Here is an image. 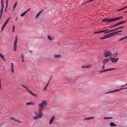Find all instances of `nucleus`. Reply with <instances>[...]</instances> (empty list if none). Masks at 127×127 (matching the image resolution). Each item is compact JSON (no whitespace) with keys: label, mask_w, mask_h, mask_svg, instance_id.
<instances>
[{"label":"nucleus","mask_w":127,"mask_h":127,"mask_svg":"<svg viewBox=\"0 0 127 127\" xmlns=\"http://www.w3.org/2000/svg\"><path fill=\"white\" fill-rule=\"evenodd\" d=\"M17 37L16 36L14 44V50L16 51L17 49Z\"/></svg>","instance_id":"nucleus-3"},{"label":"nucleus","mask_w":127,"mask_h":127,"mask_svg":"<svg viewBox=\"0 0 127 127\" xmlns=\"http://www.w3.org/2000/svg\"><path fill=\"white\" fill-rule=\"evenodd\" d=\"M0 88L1 89V90H2V88L1 86V84H0Z\"/></svg>","instance_id":"nucleus-49"},{"label":"nucleus","mask_w":127,"mask_h":127,"mask_svg":"<svg viewBox=\"0 0 127 127\" xmlns=\"http://www.w3.org/2000/svg\"><path fill=\"white\" fill-rule=\"evenodd\" d=\"M124 13H127V11L124 12Z\"/></svg>","instance_id":"nucleus-64"},{"label":"nucleus","mask_w":127,"mask_h":127,"mask_svg":"<svg viewBox=\"0 0 127 127\" xmlns=\"http://www.w3.org/2000/svg\"><path fill=\"white\" fill-rule=\"evenodd\" d=\"M88 2H87V1H86V2H84V3H83V4H82V5H83L84 4H85L86 3H88Z\"/></svg>","instance_id":"nucleus-56"},{"label":"nucleus","mask_w":127,"mask_h":127,"mask_svg":"<svg viewBox=\"0 0 127 127\" xmlns=\"http://www.w3.org/2000/svg\"><path fill=\"white\" fill-rule=\"evenodd\" d=\"M124 27V26H122L121 27H120V29L123 28Z\"/></svg>","instance_id":"nucleus-58"},{"label":"nucleus","mask_w":127,"mask_h":127,"mask_svg":"<svg viewBox=\"0 0 127 127\" xmlns=\"http://www.w3.org/2000/svg\"><path fill=\"white\" fill-rule=\"evenodd\" d=\"M108 38V36H107L106 35H104L103 37H101L100 39L101 40H102L104 39H106L107 38Z\"/></svg>","instance_id":"nucleus-13"},{"label":"nucleus","mask_w":127,"mask_h":127,"mask_svg":"<svg viewBox=\"0 0 127 127\" xmlns=\"http://www.w3.org/2000/svg\"><path fill=\"white\" fill-rule=\"evenodd\" d=\"M43 10L42 9V10H41L40 11H39L37 14L36 15V16L35 17V18H37L38 16H39V15L42 12Z\"/></svg>","instance_id":"nucleus-20"},{"label":"nucleus","mask_w":127,"mask_h":127,"mask_svg":"<svg viewBox=\"0 0 127 127\" xmlns=\"http://www.w3.org/2000/svg\"><path fill=\"white\" fill-rule=\"evenodd\" d=\"M100 32H104V31H103V30H102V31H100Z\"/></svg>","instance_id":"nucleus-54"},{"label":"nucleus","mask_w":127,"mask_h":127,"mask_svg":"<svg viewBox=\"0 0 127 127\" xmlns=\"http://www.w3.org/2000/svg\"><path fill=\"white\" fill-rule=\"evenodd\" d=\"M1 4H4L3 1V0H1Z\"/></svg>","instance_id":"nucleus-50"},{"label":"nucleus","mask_w":127,"mask_h":127,"mask_svg":"<svg viewBox=\"0 0 127 127\" xmlns=\"http://www.w3.org/2000/svg\"><path fill=\"white\" fill-rule=\"evenodd\" d=\"M38 115L39 118H40L43 116V114L41 112V111H39V113Z\"/></svg>","instance_id":"nucleus-17"},{"label":"nucleus","mask_w":127,"mask_h":127,"mask_svg":"<svg viewBox=\"0 0 127 127\" xmlns=\"http://www.w3.org/2000/svg\"><path fill=\"white\" fill-rule=\"evenodd\" d=\"M47 104V102L45 100H43L42 103L39 104L38 106L39 107L43 108L44 106H46Z\"/></svg>","instance_id":"nucleus-2"},{"label":"nucleus","mask_w":127,"mask_h":127,"mask_svg":"<svg viewBox=\"0 0 127 127\" xmlns=\"http://www.w3.org/2000/svg\"><path fill=\"white\" fill-rule=\"evenodd\" d=\"M11 71L12 73H13L14 72V65L13 63L11 64Z\"/></svg>","instance_id":"nucleus-9"},{"label":"nucleus","mask_w":127,"mask_h":127,"mask_svg":"<svg viewBox=\"0 0 127 127\" xmlns=\"http://www.w3.org/2000/svg\"><path fill=\"white\" fill-rule=\"evenodd\" d=\"M85 67V66H82L81 67L82 68H86V67Z\"/></svg>","instance_id":"nucleus-57"},{"label":"nucleus","mask_w":127,"mask_h":127,"mask_svg":"<svg viewBox=\"0 0 127 127\" xmlns=\"http://www.w3.org/2000/svg\"><path fill=\"white\" fill-rule=\"evenodd\" d=\"M114 27V25H113L112 26H110L109 27L110 28H112V27Z\"/></svg>","instance_id":"nucleus-53"},{"label":"nucleus","mask_w":127,"mask_h":127,"mask_svg":"<svg viewBox=\"0 0 127 127\" xmlns=\"http://www.w3.org/2000/svg\"><path fill=\"white\" fill-rule=\"evenodd\" d=\"M109 59H106L104 60L103 61V63L105 64L106 63H107L109 61Z\"/></svg>","instance_id":"nucleus-14"},{"label":"nucleus","mask_w":127,"mask_h":127,"mask_svg":"<svg viewBox=\"0 0 127 127\" xmlns=\"http://www.w3.org/2000/svg\"><path fill=\"white\" fill-rule=\"evenodd\" d=\"M119 27H118L117 28H116V29H113V30H110V32H112L115 31L116 30H119Z\"/></svg>","instance_id":"nucleus-26"},{"label":"nucleus","mask_w":127,"mask_h":127,"mask_svg":"<svg viewBox=\"0 0 127 127\" xmlns=\"http://www.w3.org/2000/svg\"><path fill=\"white\" fill-rule=\"evenodd\" d=\"M47 87V86L46 85L44 87V88L43 89V90L44 91L45 90H46Z\"/></svg>","instance_id":"nucleus-39"},{"label":"nucleus","mask_w":127,"mask_h":127,"mask_svg":"<svg viewBox=\"0 0 127 127\" xmlns=\"http://www.w3.org/2000/svg\"><path fill=\"white\" fill-rule=\"evenodd\" d=\"M112 92H114L113 91H109V92H107L105 93V94L108 93H112Z\"/></svg>","instance_id":"nucleus-38"},{"label":"nucleus","mask_w":127,"mask_h":127,"mask_svg":"<svg viewBox=\"0 0 127 127\" xmlns=\"http://www.w3.org/2000/svg\"><path fill=\"white\" fill-rule=\"evenodd\" d=\"M48 39L50 40H51L53 39V38H52L50 36H48Z\"/></svg>","instance_id":"nucleus-31"},{"label":"nucleus","mask_w":127,"mask_h":127,"mask_svg":"<svg viewBox=\"0 0 127 127\" xmlns=\"http://www.w3.org/2000/svg\"><path fill=\"white\" fill-rule=\"evenodd\" d=\"M100 33V31L94 32V33Z\"/></svg>","instance_id":"nucleus-42"},{"label":"nucleus","mask_w":127,"mask_h":127,"mask_svg":"<svg viewBox=\"0 0 127 127\" xmlns=\"http://www.w3.org/2000/svg\"><path fill=\"white\" fill-rule=\"evenodd\" d=\"M108 30V29H106V30H103V31H104V32H105V31H106Z\"/></svg>","instance_id":"nucleus-59"},{"label":"nucleus","mask_w":127,"mask_h":127,"mask_svg":"<svg viewBox=\"0 0 127 127\" xmlns=\"http://www.w3.org/2000/svg\"><path fill=\"white\" fill-rule=\"evenodd\" d=\"M94 117H90V118H84V120H87L92 119H93V118H94Z\"/></svg>","instance_id":"nucleus-22"},{"label":"nucleus","mask_w":127,"mask_h":127,"mask_svg":"<svg viewBox=\"0 0 127 127\" xmlns=\"http://www.w3.org/2000/svg\"><path fill=\"white\" fill-rule=\"evenodd\" d=\"M127 38V36H125L124 37H123L120 39V41L126 38Z\"/></svg>","instance_id":"nucleus-30"},{"label":"nucleus","mask_w":127,"mask_h":127,"mask_svg":"<svg viewBox=\"0 0 127 127\" xmlns=\"http://www.w3.org/2000/svg\"><path fill=\"white\" fill-rule=\"evenodd\" d=\"M34 103H33L32 102H27L26 104L27 105H33L35 104Z\"/></svg>","instance_id":"nucleus-15"},{"label":"nucleus","mask_w":127,"mask_h":127,"mask_svg":"<svg viewBox=\"0 0 127 127\" xmlns=\"http://www.w3.org/2000/svg\"><path fill=\"white\" fill-rule=\"evenodd\" d=\"M8 4H6V6L5 8V12H6V9H7Z\"/></svg>","instance_id":"nucleus-36"},{"label":"nucleus","mask_w":127,"mask_h":127,"mask_svg":"<svg viewBox=\"0 0 127 127\" xmlns=\"http://www.w3.org/2000/svg\"><path fill=\"white\" fill-rule=\"evenodd\" d=\"M110 32V30L109 31H107V32H106V33H109V32Z\"/></svg>","instance_id":"nucleus-55"},{"label":"nucleus","mask_w":127,"mask_h":127,"mask_svg":"<svg viewBox=\"0 0 127 127\" xmlns=\"http://www.w3.org/2000/svg\"><path fill=\"white\" fill-rule=\"evenodd\" d=\"M21 57L22 58V59H24V56L23 55H21Z\"/></svg>","instance_id":"nucleus-43"},{"label":"nucleus","mask_w":127,"mask_h":127,"mask_svg":"<svg viewBox=\"0 0 127 127\" xmlns=\"http://www.w3.org/2000/svg\"><path fill=\"white\" fill-rule=\"evenodd\" d=\"M4 7V4H1V7L0 11V19H1L3 10Z\"/></svg>","instance_id":"nucleus-6"},{"label":"nucleus","mask_w":127,"mask_h":127,"mask_svg":"<svg viewBox=\"0 0 127 127\" xmlns=\"http://www.w3.org/2000/svg\"><path fill=\"white\" fill-rule=\"evenodd\" d=\"M10 119L16 122H18L20 123H21L20 121L17 120H16V119L14 118H12L11 117L10 118Z\"/></svg>","instance_id":"nucleus-12"},{"label":"nucleus","mask_w":127,"mask_h":127,"mask_svg":"<svg viewBox=\"0 0 127 127\" xmlns=\"http://www.w3.org/2000/svg\"><path fill=\"white\" fill-rule=\"evenodd\" d=\"M11 17H9L6 21V22H7V23L8 22V21L11 18Z\"/></svg>","instance_id":"nucleus-37"},{"label":"nucleus","mask_w":127,"mask_h":127,"mask_svg":"<svg viewBox=\"0 0 127 127\" xmlns=\"http://www.w3.org/2000/svg\"><path fill=\"white\" fill-rule=\"evenodd\" d=\"M43 108L42 107H39V111H40V112L41 111L43 110Z\"/></svg>","instance_id":"nucleus-32"},{"label":"nucleus","mask_w":127,"mask_h":127,"mask_svg":"<svg viewBox=\"0 0 127 127\" xmlns=\"http://www.w3.org/2000/svg\"><path fill=\"white\" fill-rule=\"evenodd\" d=\"M93 0H89L88 1H87V2H91V1H93Z\"/></svg>","instance_id":"nucleus-46"},{"label":"nucleus","mask_w":127,"mask_h":127,"mask_svg":"<svg viewBox=\"0 0 127 127\" xmlns=\"http://www.w3.org/2000/svg\"><path fill=\"white\" fill-rule=\"evenodd\" d=\"M30 94L34 96L35 97H37V95L36 94H35L34 93H33L30 90V91H29V92H28Z\"/></svg>","instance_id":"nucleus-8"},{"label":"nucleus","mask_w":127,"mask_h":127,"mask_svg":"<svg viewBox=\"0 0 127 127\" xmlns=\"http://www.w3.org/2000/svg\"><path fill=\"white\" fill-rule=\"evenodd\" d=\"M127 89V87L120 88V92H125V89Z\"/></svg>","instance_id":"nucleus-19"},{"label":"nucleus","mask_w":127,"mask_h":127,"mask_svg":"<svg viewBox=\"0 0 127 127\" xmlns=\"http://www.w3.org/2000/svg\"><path fill=\"white\" fill-rule=\"evenodd\" d=\"M7 22H6V21L3 24V25H2V27L1 28V32L4 29L5 27L6 26V25L7 24Z\"/></svg>","instance_id":"nucleus-10"},{"label":"nucleus","mask_w":127,"mask_h":127,"mask_svg":"<svg viewBox=\"0 0 127 127\" xmlns=\"http://www.w3.org/2000/svg\"><path fill=\"white\" fill-rule=\"evenodd\" d=\"M8 0H6V4H8Z\"/></svg>","instance_id":"nucleus-47"},{"label":"nucleus","mask_w":127,"mask_h":127,"mask_svg":"<svg viewBox=\"0 0 127 127\" xmlns=\"http://www.w3.org/2000/svg\"><path fill=\"white\" fill-rule=\"evenodd\" d=\"M113 118L112 117H105L104 118V119H112Z\"/></svg>","instance_id":"nucleus-29"},{"label":"nucleus","mask_w":127,"mask_h":127,"mask_svg":"<svg viewBox=\"0 0 127 127\" xmlns=\"http://www.w3.org/2000/svg\"><path fill=\"white\" fill-rule=\"evenodd\" d=\"M119 32V31H118L116 32H114L113 33H114H114H118Z\"/></svg>","instance_id":"nucleus-48"},{"label":"nucleus","mask_w":127,"mask_h":127,"mask_svg":"<svg viewBox=\"0 0 127 127\" xmlns=\"http://www.w3.org/2000/svg\"><path fill=\"white\" fill-rule=\"evenodd\" d=\"M22 85L23 87H24L27 90L28 92H29V91H30V90H29L28 89V88L26 86H25L24 85Z\"/></svg>","instance_id":"nucleus-25"},{"label":"nucleus","mask_w":127,"mask_h":127,"mask_svg":"<svg viewBox=\"0 0 127 127\" xmlns=\"http://www.w3.org/2000/svg\"><path fill=\"white\" fill-rule=\"evenodd\" d=\"M116 69V68H108L107 69V71H108V70H113L114 69Z\"/></svg>","instance_id":"nucleus-33"},{"label":"nucleus","mask_w":127,"mask_h":127,"mask_svg":"<svg viewBox=\"0 0 127 127\" xmlns=\"http://www.w3.org/2000/svg\"><path fill=\"white\" fill-rule=\"evenodd\" d=\"M109 125L110 127L116 126V125L114 123L112 122L110 123Z\"/></svg>","instance_id":"nucleus-16"},{"label":"nucleus","mask_w":127,"mask_h":127,"mask_svg":"<svg viewBox=\"0 0 127 127\" xmlns=\"http://www.w3.org/2000/svg\"><path fill=\"white\" fill-rule=\"evenodd\" d=\"M15 28V27L14 25L13 26V29H12V32H13L14 31V29Z\"/></svg>","instance_id":"nucleus-35"},{"label":"nucleus","mask_w":127,"mask_h":127,"mask_svg":"<svg viewBox=\"0 0 127 127\" xmlns=\"http://www.w3.org/2000/svg\"><path fill=\"white\" fill-rule=\"evenodd\" d=\"M92 66V65H88L87 66H85V67H86V68H91Z\"/></svg>","instance_id":"nucleus-28"},{"label":"nucleus","mask_w":127,"mask_h":127,"mask_svg":"<svg viewBox=\"0 0 127 127\" xmlns=\"http://www.w3.org/2000/svg\"><path fill=\"white\" fill-rule=\"evenodd\" d=\"M35 112V115H36L37 113V112L36 111H34Z\"/></svg>","instance_id":"nucleus-61"},{"label":"nucleus","mask_w":127,"mask_h":127,"mask_svg":"<svg viewBox=\"0 0 127 127\" xmlns=\"http://www.w3.org/2000/svg\"><path fill=\"white\" fill-rule=\"evenodd\" d=\"M122 18H123V16H122L120 17V19H121Z\"/></svg>","instance_id":"nucleus-60"},{"label":"nucleus","mask_w":127,"mask_h":127,"mask_svg":"<svg viewBox=\"0 0 127 127\" xmlns=\"http://www.w3.org/2000/svg\"><path fill=\"white\" fill-rule=\"evenodd\" d=\"M51 78H52V77H51L50 78V79H49V82H50V81L51 80Z\"/></svg>","instance_id":"nucleus-63"},{"label":"nucleus","mask_w":127,"mask_h":127,"mask_svg":"<svg viewBox=\"0 0 127 127\" xmlns=\"http://www.w3.org/2000/svg\"><path fill=\"white\" fill-rule=\"evenodd\" d=\"M109 58L111 62L114 63H115L117 61V60H118V58L115 59V58L112 57H110Z\"/></svg>","instance_id":"nucleus-5"},{"label":"nucleus","mask_w":127,"mask_h":127,"mask_svg":"<svg viewBox=\"0 0 127 127\" xmlns=\"http://www.w3.org/2000/svg\"><path fill=\"white\" fill-rule=\"evenodd\" d=\"M55 117V116H53L49 122V124L51 125L53 121L54 120Z\"/></svg>","instance_id":"nucleus-7"},{"label":"nucleus","mask_w":127,"mask_h":127,"mask_svg":"<svg viewBox=\"0 0 127 127\" xmlns=\"http://www.w3.org/2000/svg\"><path fill=\"white\" fill-rule=\"evenodd\" d=\"M26 13H27L26 12V11H25L23 13H22L21 14V16L22 17L23 16H24L25 15Z\"/></svg>","instance_id":"nucleus-27"},{"label":"nucleus","mask_w":127,"mask_h":127,"mask_svg":"<svg viewBox=\"0 0 127 127\" xmlns=\"http://www.w3.org/2000/svg\"><path fill=\"white\" fill-rule=\"evenodd\" d=\"M119 25V22L118 23L114 25V27Z\"/></svg>","instance_id":"nucleus-40"},{"label":"nucleus","mask_w":127,"mask_h":127,"mask_svg":"<svg viewBox=\"0 0 127 127\" xmlns=\"http://www.w3.org/2000/svg\"><path fill=\"white\" fill-rule=\"evenodd\" d=\"M61 57V56L60 54H55L54 55V58H60Z\"/></svg>","instance_id":"nucleus-11"},{"label":"nucleus","mask_w":127,"mask_h":127,"mask_svg":"<svg viewBox=\"0 0 127 127\" xmlns=\"http://www.w3.org/2000/svg\"><path fill=\"white\" fill-rule=\"evenodd\" d=\"M105 68V65H103L102 67V69H104Z\"/></svg>","instance_id":"nucleus-44"},{"label":"nucleus","mask_w":127,"mask_h":127,"mask_svg":"<svg viewBox=\"0 0 127 127\" xmlns=\"http://www.w3.org/2000/svg\"><path fill=\"white\" fill-rule=\"evenodd\" d=\"M49 82H50L49 81H48V82L47 83V85H46V86H48V85L49 84Z\"/></svg>","instance_id":"nucleus-51"},{"label":"nucleus","mask_w":127,"mask_h":127,"mask_svg":"<svg viewBox=\"0 0 127 127\" xmlns=\"http://www.w3.org/2000/svg\"><path fill=\"white\" fill-rule=\"evenodd\" d=\"M127 20H125L123 21H120V25L123 24L125 22H127Z\"/></svg>","instance_id":"nucleus-24"},{"label":"nucleus","mask_w":127,"mask_h":127,"mask_svg":"<svg viewBox=\"0 0 127 127\" xmlns=\"http://www.w3.org/2000/svg\"><path fill=\"white\" fill-rule=\"evenodd\" d=\"M30 9H31L30 8H29L28 10H27L25 11H26V13H27V12H28V11H29L30 10Z\"/></svg>","instance_id":"nucleus-45"},{"label":"nucleus","mask_w":127,"mask_h":127,"mask_svg":"<svg viewBox=\"0 0 127 127\" xmlns=\"http://www.w3.org/2000/svg\"><path fill=\"white\" fill-rule=\"evenodd\" d=\"M119 91V89H117L115 90H113L114 92H116L118 91Z\"/></svg>","instance_id":"nucleus-41"},{"label":"nucleus","mask_w":127,"mask_h":127,"mask_svg":"<svg viewBox=\"0 0 127 127\" xmlns=\"http://www.w3.org/2000/svg\"><path fill=\"white\" fill-rule=\"evenodd\" d=\"M114 35V33L113 32L109 33L108 34H106L107 36H108V37L111 36H112Z\"/></svg>","instance_id":"nucleus-18"},{"label":"nucleus","mask_w":127,"mask_h":127,"mask_svg":"<svg viewBox=\"0 0 127 127\" xmlns=\"http://www.w3.org/2000/svg\"><path fill=\"white\" fill-rule=\"evenodd\" d=\"M126 85H127V84H125V85H123V86H121V87H123V86H126Z\"/></svg>","instance_id":"nucleus-52"},{"label":"nucleus","mask_w":127,"mask_h":127,"mask_svg":"<svg viewBox=\"0 0 127 127\" xmlns=\"http://www.w3.org/2000/svg\"><path fill=\"white\" fill-rule=\"evenodd\" d=\"M119 20V17L117 18H106L103 19L102 22H106V23Z\"/></svg>","instance_id":"nucleus-1"},{"label":"nucleus","mask_w":127,"mask_h":127,"mask_svg":"<svg viewBox=\"0 0 127 127\" xmlns=\"http://www.w3.org/2000/svg\"><path fill=\"white\" fill-rule=\"evenodd\" d=\"M112 54V53L110 51H106L104 53V54L105 55L104 56L105 57L109 56H111Z\"/></svg>","instance_id":"nucleus-4"},{"label":"nucleus","mask_w":127,"mask_h":127,"mask_svg":"<svg viewBox=\"0 0 127 127\" xmlns=\"http://www.w3.org/2000/svg\"><path fill=\"white\" fill-rule=\"evenodd\" d=\"M107 71V69H104V70H101V71H99V72L100 73H101L102 72H105V71Z\"/></svg>","instance_id":"nucleus-34"},{"label":"nucleus","mask_w":127,"mask_h":127,"mask_svg":"<svg viewBox=\"0 0 127 127\" xmlns=\"http://www.w3.org/2000/svg\"><path fill=\"white\" fill-rule=\"evenodd\" d=\"M17 4V1H16L15 4H14V5L13 6V10H14L15 9V8Z\"/></svg>","instance_id":"nucleus-21"},{"label":"nucleus","mask_w":127,"mask_h":127,"mask_svg":"<svg viewBox=\"0 0 127 127\" xmlns=\"http://www.w3.org/2000/svg\"><path fill=\"white\" fill-rule=\"evenodd\" d=\"M22 62L23 63L24 62V59H22Z\"/></svg>","instance_id":"nucleus-62"},{"label":"nucleus","mask_w":127,"mask_h":127,"mask_svg":"<svg viewBox=\"0 0 127 127\" xmlns=\"http://www.w3.org/2000/svg\"><path fill=\"white\" fill-rule=\"evenodd\" d=\"M39 118V117L38 115H37L34 117L33 119L35 120H36L38 118Z\"/></svg>","instance_id":"nucleus-23"}]
</instances>
